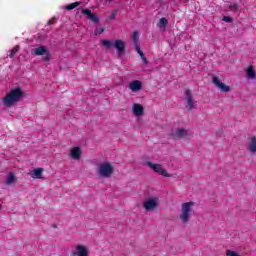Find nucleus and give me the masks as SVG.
I'll return each mask as SVG.
<instances>
[{"label":"nucleus","mask_w":256,"mask_h":256,"mask_svg":"<svg viewBox=\"0 0 256 256\" xmlns=\"http://www.w3.org/2000/svg\"><path fill=\"white\" fill-rule=\"evenodd\" d=\"M246 73L248 79H255V69L253 68V66H249Z\"/></svg>","instance_id":"nucleus-18"},{"label":"nucleus","mask_w":256,"mask_h":256,"mask_svg":"<svg viewBox=\"0 0 256 256\" xmlns=\"http://www.w3.org/2000/svg\"><path fill=\"white\" fill-rule=\"evenodd\" d=\"M147 167L152 169L154 173H157V175H161L162 177H171V174H168L167 170L163 169V166L161 164H155L151 161L146 162Z\"/></svg>","instance_id":"nucleus-5"},{"label":"nucleus","mask_w":256,"mask_h":256,"mask_svg":"<svg viewBox=\"0 0 256 256\" xmlns=\"http://www.w3.org/2000/svg\"><path fill=\"white\" fill-rule=\"evenodd\" d=\"M184 105L187 111H193V109L197 107V101H194L193 93H191V90L189 89L185 90Z\"/></svg>","instance_id":"nucleus-3"},{"label":"nucleus","mask_w":256,"mask_h":256,"mask_svg":"<svg viewBox=\"0 0 256 256\" xmlns=\"http://www.w3.org/2000/svg\"><path fill=\"white\" fill-rule=\"evenodd\" d=\"M247 147L250 153H256V137L255 136L248 138Z\"/></svg>","instance_id":"nucleus-12"},{"label":"nucleus","mask_w":256,"mask_h":256,"mask_svg":"<svg viewBox=\"0 0 256 256\" xmlns=\"http://www.w3.org/2000/svg\"><path fill=\"white\" fill-rule=\"evenodd\" d=\"M104 31H105V28H103V27L97 28L94 31V35H101V33H103Z\"/></svg>","instance_id":"nucleus-26"},{"label":"nucleus","mask_w":256,"mask_h":256,"mask_svg":"<svg viewBox=\"0 0 256 256\" xmlns=\"http://www.w3.org/2000/svg\"><path fill=\"white\" fill-rule=\"evenodd\" d=\"M142 207L145 211H157V209H159V198L152 197L146 199L143 202Z\"/></svg>","instance_id":"nucleus-4"},{"label":"nucleus","mask_w":256,"mask_h":256,"mask_svg":"<svg viewBox=\"0 0 256 256\" xmlns=\"http://www.w3.org/2000/svg\"><path fill=\"white\" fill-rule=\"evenodd\" d=\"M136 52L138 53V55H140V59H142L143 63L147 65V63H149V60H147V57H145V54L143 53V51H141V48L136 49Z\"/></svg>","instance_id":"nucleus-20"},{"label":"nucleus","mask_w":256,"mask_h":256,"mask_svg":"<svg viewBox=\"0 0 256 256\" xmlns=\"http://www.w3.org/2000/svg\"><path fill=\"white\" fill-rule=\"evenodd\" d=\"M114 47L118 51V57H123V55H125V49H126L125 41H123L121 39L115 40Z\"/></svg>","instance_id":"nucleus-10"},{"label":"nucleus","mask_w":256,"mask_h":256,"mask_svg":"<svg viewBox=\"0 0 256 256\" xmlns=\"http://www.w3.org/2000/svg\"><path fill=\"white\" fill-rule=\"evenodd\" d=\"M143 105L141 104H134L133 106V113L134 115H136V117H141V115H143Z\"/></svg>","instance_id":"nucleus-16"},{"label":"nucleus","mask_w":256,"mask_h":256,"mask_svg":"<svg viewBox=\"0 0 256 256\" xmlns=\"http://www.w3.org/2000/svg\"><path fill=\"white\" fill-rule=\"evenodd\" d=\"M6 183H7V185H11V184L15 183V174L10 173L8 175Z\"/></svg>","instance_id":"nucleus-23"},{"label":"nucleus","mask_w":256,"mask_h":256,"mask_svg":"<svg viewBox=\"0 0 256 256\" xmlns=\"http://www.w3.org/2000/svg\"><path fill=\"white\" fill-rule=\"evenodd\" d=\"M98 173L101 177H106V178L110 177L111 174L113 173V165L107 162L99 164Z\"/></svg>","instance_id":"nucleus-6"},{"label":"nucleus","mask_w":256,"mask_h":256,"mask_svg":"<svg viewBox=\"0 0 256 256\" xmlns=\"http://www.w3.org/2000/svg\"><path fill=\"white\" fill-rule=\"evenodd\" d=\"M101 45L105 47V49H111L113 47V42H111V40L104 39L101 41Z\"/></svg>","instance_id":"nucleus-19"},{"label":"nucleus","mask_w":256,"mask_h":256,"mask_svg":"<svg viewBox=\"0 0 256 256\" xmlns=\"http://www.w3.org/2000/svg\"><path fill=\"white\" fill-rule=\"evenodd\" d=\"M34 55L42 56V60L47 63V61H51V53L45 46H39L34 50Z\"/></svg>","instance_id":"nucleus-7"},{"label":"nucleus","mask_w":256,"mask_h":256,"mask_svg":"<svg viewBox=\"0 0 256 256\" xmlns=\"http://www.w3.org/2000/svg\"><path fill=\"white\" fill-rule=\"evenodd\" d=\"M32 179H43V168H36L30 172Z\"/></svg>","instance_id":"nucleus-14"},{"label":"nucleus","mask_w":256,"mask_h":256,"mask_svg":"<svg viewBox=\"0 0 256 256\" xmlns=\"http://www.w3.org/2000/svg\"><path fill=\"white\" fill-rule=\"evenodd\" d=\"M105 1V4L107 5L108 3H113V1L115 0H104Z\"/></svg>","instance_id":"nucleus-30"},{"label":"nucleus","mask_w":256,"mask_h":256,"mask_svg":"<svg viewBox=\"0 0 256 256\" xmlns=\"http://www.w3.org/2000/svg\"><path fill=\"white\" fill-rule=\"evenodd\" d=\"M173 139H189V129L179 127L172 132Z\"/></svg>","instance_id":"nucleus-8"},{"label":"nucleus","mask_w":256,"mask_h":256,"mask_svg":"<svg viewBox=\"0 0 256 256\" xmlns=\"http://www.w3.org/2000/svg\"><path fill=\"white\" fill-rule=\"evenodd\" d=\"M222 21H225L226 23H232L233 22V18L229 17V16H224L222 18Z\"/></svg>","instance_id":"nucleus-27"},{"label":"nucleus","mask_w":256,"mask_h":256,"mask_svg":"<svg viewBox=\"0 0 256 256\" xmlns=\"http://www.w3.org/2000/svg\"><path fill=\"white\" fill-rule=\"evenodd\" d=\"M17 53H19V46H15L14 48H12L8 57H10V59H13V57H15Z\"/></svg>","instance_id":"nucleus-22"},{"label":"nucleus","mask_w":256,"mask_h":256,"mask_svg":"<svg viewBox=\"0 0 256 256\" xmlns=\"http://www.w3.org/2000/svg\"><path fill=\"white\" fill-rule=\"evenodd\" d=\"M24 95L25 93L23 90L20 87H16L10 90V92L3 98V105L5 107H13L15 103H19V101L23 99Z\"/></svg>","instance_id":"nucleus-1"},{"label":"nucleus","mask_w":256,"mask_h":256,"mask_svg":"<svg viewBox=\"0 0 256 256\" xmlns=\"http://www.w3.org/2000/svg\"><path fill=\"white\" fill-rule=\"evenodd\" d=\"M212 83H214L215 87H217L222 93H229V91H231V87L221 82L217 76L213 77Z\"/></svg>","instance_id":"nucleus-9"},{"label":"nucleus","mask_w":256,"mask_h":256,"mask_svg":"<svg viewBox=\"0 0 256 256\" xmlns=\"http://www.w3.org/2000/svg\"><path fill=\"white\" fill-rule=\"evenodd\" d=\"M79 5H81V2L80 1H77V2H73L71 4H68L66 6V11H73V9H77V7H79Z\"/></svg>","instance_id":"nucleus-17"},{"label":"nucleus","mask_w":256,"mask_h":256,"mask_svg":"<svg viewBox=\"0 0 256 256\" xmlns=\"http://www.w3.org/2000/svg\"><path fill=\"white\" fill-rule=\"evenodd\" d=\"M70 157L71 159H74L76 161L81 159V148L79 147L72 148L70 151Z\"/></svg>","instance_id":"nucleus-13"},{"label":"nucleus","mask_w":256,"mask_h":256,"mask_svg":"<svg viewBox=\"0 0 256 256\" xmlns=\"http://www.w3.org/2000/svg\"><path fill=\"white\" fill-rule=\"evenodd\" d=\"M55 23H57V19L52 18L47 22V25H55Z\"/></svg>","instance_id":"nucleus-29"},{"label":"nucleus","mask_w":256,"mask_h":256,"mask_svg":"<svg viewBox=\"0 0 256 256\" xmlns=\"http://www.w3.org/2000/svg\"><path fill=\"white\" fill-rule=\"evenodd\" d=\"M193 207H195V202L189 201L182 204L181 213L179 215V219L182 221L184 225L189 224V220L193 215Z\"/></svg>","instance_id":"nucleus-2"},{"label":"nucleus","mask_w":256,"mask_h":256,"mask_svg":"<svg viewBox=\"0 0 256 256\" xmlns=\"http://www.w3.org/2000/svg\"><path fill=\"white\" fill-rule=\"evenodd\" d=\"M129 89L134 93H137V91H141L143 89V83L139 80H134L129 84Z\"/></svg>","instance_id":"nucleus-11"},{"label":"nucleus","mask_w":256,"mask_h":256,"mask_svg":"<svg viewBox=\"0 0 256 256\" xmlns=\"http://www.w3.org/2000/svg\"><path fill=\"white\" fill-rule=\"evenodd\" d=\"M167 25H169V21L167 20V18H160L158 22V27L161 29L167 27Z\"/></svg>","instance_id":"nucleus-21"},{"label":"nucleus","mask_w":256,"mask_h":256,"mask_svg":"<svg viewBox=\"0 0 256 256\" xmlns=\"http://www.w3.org/2000/svg\"><path fill=\"white\" fill-rule=\"evenodd\" d=\"M82 14L87 15V17L89 19V16L92 15L93 13H91V11L89 9H82Z\"/></svg>","instance_id":"nucleus-28"},{"label":"nucleus","mask_w":256,"mask_h":256,"mask_svg":"<svg viewBox=\"0 0 256 256\" xmlns=\"http://www.w3.org/2000/svg\"><path fill=\"white\" fill-rule=\"evenodd\" d=\"M112 17H115V13L112 14Z\"/></svg>","instance_id":"nucleus-31"},{"label":"nucleus","mask_w":256,"mask_h":256,"mask_svg":"<svg viewBox=\"0 0 256 256\" xmlns=\"http://www.w3.org/2000/svg\"><path fill=\"white\" fill-rule=\"evenodd\" d=\"M88 19L93 23H99V17L96 14H90Z\"/></svg>","instance_id":"nucleus-24"},{"label":"nucleus","mask_w":256,"mask_h":256,"mask_svg":"<svg viewBox=\"0 0 256 256\" xmlns=\"http://www.w3.org/2000/svg\"><path fill=\"white\" fill-rule=\"evenodd\" d=\"M229 9H230V11H238L239 5L237 3L230 4Z\"/></svg>","instance_id":"nucleus-25"},{"label":"nucleus","mask_w":256,"mask_h":256,"mask_svg":"<svg viewBox=\"0 0 256 256\" xmlns=\"http://www.w3.org/2000/svg\"><path fill=\"white\" fill-rule=\"evenodd\" d=\"M132 43L135 47V50L141 49V46H139V32L134 31L131 36Z\"/></svg>","instance_id":"nucleus-15"}]
</instances>
